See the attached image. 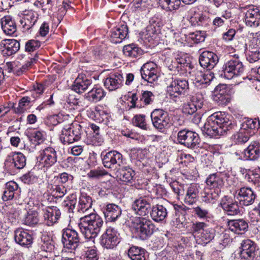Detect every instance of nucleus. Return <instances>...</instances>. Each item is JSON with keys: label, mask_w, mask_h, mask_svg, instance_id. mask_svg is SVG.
Instances as JSON below:
<instances>
[{"label": "nucleus", "mask_w": 260, "mask_h": 260, "mask_svg": "<svg viewBox=\"0 0 260 260\" xmlns=\"http://www.w3.org/2000/svg\"><path fill=\"white\" fill-rule=\"evenodd\" d=\"M234 125L232 121L224 116L221 112L210 115L202 128L203 133L211 137L222 136L232 129Z\"/></svg>", "instance_id": "nucleus-1"}, {"label": "nucleus", "mask_w": 260, "mask_h": 260, "mask_svg": "<svg viewBox=\"0 0 260 260\" xmlns=\"http://www.w3.org/2000/svg\"><path fill=\"white\" fill-rule=\"evenodd\" d=\"M104 224L102 217L95 213L85 214L81 217L78 223L80 232L84 237L93 242L98 236Z\"/></svg>", "instance_id": "nucleus-2"}, {"label": "nucleus", "mask_w": 260, "mask_h": 260, "mask_svg": "<svg viewBox=\"0 0 260 260\" xmlns=\"http://www.w3.org/2000/svg\"><path fill=\"white\" fill-rule=\"evenodd\" d=\"M177 62L180 64V68L188 72L190 79L193 81L195 85L202 88L206 87L214 78V74L210 72L204 73L197 69H193L189 63L186 62L183 58L177 59Z\"/></svg>", "instance_id": "nucleus-3"}, {"label": "nucleus", "mask_w": 260, "mask_h": 260, "mask_svg": "<svg viewBox=\"0 0 260 260\" xmlns=\"http://www.w3.org/2000/svg\"><path fill=\"white\" fill-rule=\"evenodd\" d=\"M189 90L188 80L180 78L173 79L167 88L168 95L175 102L180 101V98L188 93Z\"/></svg>", "instance_id": "nucleus-4"}, {"label": "nucleus", "mask_w": 260, "mask_h": 260, "mask_svg": "<svg viewBox=\"0 0 260 260\" xmlns=\"http://www.w3.org/2000/svg\"><path fill=\"white\" fill-rule=\"evenodd\" d=\"M177 141L180 145L190 149L199 148L201 143L199 134L187 128L178 132Z\"/></svg>", "instance_id": "nucleus-5"}, {"label": "nucleus", "mask_w": 260, "mask_h": 260, "mask_svg": "<svg viewBox=\"0 0 260 260\" xmlns=\"http://www.w3.org/2000/svg\"><path fill=\"white\" fill-rule=\"evenodd\" d=\"M150 117L153 126L159 131L167 129L172 125L169 113L162 109L153 110Z\"/></svg>", "instance_id": "nucleus-6"}, {"label": "nucleus", "mask_w": 260, "mask_h": 260, "mask_svg": "<svg viewBox=\"0 0 260 260\" xmlns=\"http://www.w3.org/2000/svg\"><path fill=\"white\" fill-rule=\"evenodd\" d=\"M82 134L81 125L75 123L71 127L63 128L59 138L63 144H69L80 140Z\"/></svg>", "instance_id": "nucleus-7"}, {"label": "nucleus", "mask_w": 260, "mask_h": 260, "mask_svg": "<svg viewBox=\"0 0 260 260\" xmlns=\"http://www.w3.org/2000/svg\"><path fill=\"white\" fill-rule=\"evenodd\" d=\"M244 16L246 25L251 27H256L260 23V10L254 5H247L241 8Z\"/></svg>", "instance_id": "nucleus-8"}, {"label": "nucleus", "mask_w": 260, "mask_h": 260, "mask_svg": "<svg viewBox=\"0 0 260 260\" xmlns=\"http://www.w3.org/2000/svg\"><path fill=\"white\" fill-rule=\"evenodd\" d=\"M244 71V66L238 58H233L225 63L223 67V75L228 79L240 76Z\"/></svg>", "instance_id": "nucleus-9"}, {"label": "nucleus", "mask_w": 260, "mask_h": 260, "mask_svg": "<svg viewBox=\"0 0 260 260\" xmlns=\"http://www.w3.org/2000/svg\"><path fill=\"white\" fill-rule=\"evenodd\" d=\"M119 234L113 227H109L101 236V245L105 248L112 249L117 246L120 242Z\"/></svg>", "instance_id": "nucleus-10"}, {"label": "nucleus", "mask_w": 260, "mask_h": 260, "mask_svg": "<svg viewBox=\"0 0 260 260\" xmlns=\"http://www.w3.org/2000/svg\"><path fill=\"white\" fill-rule=\"evenodd\" d=\"M135 230L141 239L146 240L154 232L155 225L149 219L139 218L137 219Z\"/></svg>", "instance_id": "nucleus-11"}, {"label": "nucleus", "mask_w": 260, "mask_h": 260, "mask_svg": "<svg viewBox=\"0 0 260 260\" xmlns=\"http://www.w3.org/2000/svg\"><path fill=\"white\" fill-rule=\"evenodd\" d=\"M37 160L42 165V167L49 168L57 162L56 151L54 148L48 147L39 152Z\"/></svg>", "instance_id": "nucleus-12"}, {"label": "nucleus", "mask_w": 260, "mask_h": 260, "mask_svg": "<svg viewBox=\"0 0 260 260\" xmlns=\"http://www.w3.org/2000/svg\"><path fill=\"white\" fill-rule=\"evenodd\" d=\"M235 198L240 206H248L254 203L256 194L251 188L243 187L236 190Z\"/></svg>", "instance_id": "nucleus-13"}, {"label": "nucleus", "mask_w": 260, "mask_h": 260, "mask_svg": "<svg viewBox=\"0 0 260 260\" xmlns=\"http://www.w3.org/2000/svg\"><path fill=\"white\" fill-rule=\"evenodd\" d=\"M62 241L64 247L69 249L75 250L78 246L80 237L76 231L66 229L62 230Z\"/></svg>", "instance_id": "nucleus-14"}, {"label": "nucleus", "mask_w": 260, "mask_h": 260, "mask_svg": "<svg viewBox=\"0 0 260 260\" xmlns=\"http://www.w3.org/2000/svg\"><path fill=\"white\" fill-rule=\"evenodd\" d=\"M43 223L48 226H52L57 222L60 217L61 212L56 206H47L42 209Z\"/></svg>", "instance_id": "nucleus-15"}, {"label": "nucleus", "mask_w": 260, "mask_h": 260, "mask_svg": "<svg viewBox=\"0 0 260 260\" xmlns=\"http://www.w3.org/2000/svg\"><path fill=\"white\" fill-rule=\"evenodd\" d=\"M101 157L104 166L108 169L114 168L116 165L119 166L122 161V155L115 150L102 152Z\"/></svg>", "instance_id": "nucleus-16"}, {"label": "nucleus", "mask_w": 260, "mask_h": 260, "mask_svg": "<svg viewBox=\"0 0 260 260\" xmlns=\"http://www.w3.org/2000/svg\"><path fill=\"white\" fill-rule=\"evenodd\" d=\"M151 199L145 197H141L136 199L132 204V209L135 213L144 216L150 212Z\"/></svg>", "instance_id": "nucleus-17"}, {"label": "nucleus", "mask_w": 260, "mask_h": 260, "mask_svg": "<svg viewBox=\"0 0 260 260\" xmlns=\"http://www.w3.org/2000/svg\"><path fill=\"white\" fill-rule=\"evenodd\" d=\"M240 256L242 260H253L256 255V244L249 239L242 241Z\"/></svg>", "instance_id": "nucleus-18"}, {"label": "nucleus", "mask_w": 260, "mask_h": 260, "mask_svg": "<svg viewBox=\"0 0 260 260\" xmlns=\"http://www.w3.org/2000/svg\"><path fill=\"white\" fill-rule=\"evenodd\" d=\"M40 41L36 40L31 39L27 41L25 45V51L27 52H34L31 57H29V59L26 61L25 64L22 66V69L25 70L30 67L34 63L36 62L38 60V56L35 52L41 46Z\"/></svg>", "instance_id": "nucleus-19"}, {"label": "nucleus", "mask_w": 260, "mask_h": 260, "mask_svg": "<svg viewBox=\"0 0 260 260\" xmlns=\"http://www.w3.org/2000/svg\"><path fill=\"white\" fill-rule=\"evenodd\" d=\"M20 49V43L15 39H4L0 43V49L4 56H10Z\"/></svg>", "instance_id": "nucleus-20"}, {"label": "nucleus", "mask_w": 260, "mask_h": 260, "mask_svg": "<svg viewBox=\"0 0 260 260\" xmlns=\"http://www.w3.org/2000/svg\"><path fill=\"white\" fill-rule=\"evenodd\" d=\"M238 201L232 198L224 196L220 202V206L223 211L229 215H236L240 213Z\"/></svg>", "instance_id": "nucleus-21"}, {"label": "nucleus", "mask_w": 260, "mask_h": 260, "mask_svg": "<svg viewBox=\"0 0 260 260\" xmlns=\"http://www.w3.org/2000/svg\"><path fill=\"white\" fill-rule=\"evenodd\" d=\"M218 56L213 52L205 51L199 57L200 65L208 70L213 69L218 62Z\"/></svg>", "instance_id": "nucleus-22"}, {"label": "nucleus", "mask_w": 260, "mask_h": 260, "mask_svg": "<svg viewBox=\"0 0 260 260\" xmlns=\"http://www.w3.org/2000/svg\"><path fill=\"white\" fill-rule=\"evenodd\" d=\"M110 40L114 44L121 43L128 34V28L126 24H122L111 30Z\"/></svg>", "instance_id": "nucleus-23"}, {"label": "nucleus", "mask_w": 260, "mask_h": 260, "mask_svg": "<svg viewBox=\"0 0 260 260\" xmlns=\"http://www.w3.org/2000/svg\"><path fill=\"white\" fill-rule=\"evenodd\" d=\"M123 81L122 74L119 73H111L105 79L104 86L109 91H113L120 88Z\"/></svg>", "instance_id": "nucleus-24"}, {"label": "nucleus", "mask_w": 260, "mask_h": 260, "mask_svg": "<svg viewBox=\"0 0 260 260\" xmlns=\"http://www.w3.org/2000/svg\"><path fill=\"white\" fill-rule=\"evenodd\" d=\"M229 89L226 84H219L214 91V100L219 105H223L229 102Z\"/></svg>", "instance_id": "nucleus-25"}, {"label": "nucleus", "mask_w": 260, "mask_h": 260, "mask_svg": "<svg viewBox=\"0 0 260 260\" xmlns=\"http://www.w3.org/2000/svg\"><path fill=\"white\" fill-rule=\"evenodd\" d=\"M227 225L231 231L237 234L245 233L248 228V222L243 219L229 220Z\"/></svg>", "instance_id": "nucleus-26"}, {"label": "nucleus", "mask_w": 260, "mask_h": 260, "mask_svg": "<svg viewBox=\"0 0 260 260\" xmlns=\"http://www.w3.org/2000/svg\"><path fill=\"white\" fill-rule=\"evenodd\" d=\"M92 81L84 75H79L72 86V89L78 93H81L91 85Z\"/></svg>", "instance_id": "nucleus-27"}, {"label": "nucleus", "mask_w": 260, "mask_h": 260, "mask_svg": "<svg viewBox=\"0 0 260 260\" xmlns=\"http://www.w3.org/2000/svg\"><path fill=\"white\" fill-rule=\"evenodd\" d=\"M14 238L16 242L23 246L28 247L32 243L31 235L22 229H18L15 231Z\"/></svg>", "instance_id": "nucleus-28"}, {"label": "nucleus", "mask_w": 260, "mask_h": 260, "mask_svg": "<svg viewBox=\"0 0 260 260\" xmlns=\"http://www.w3.org/2000/svg\"><path fill=\"white\" fill-rule=\"evenodd\" d=\"M200 189V185L197 184H189L186 189L184 202L188 205H192L195 203L198 199Z\"/></svg>", "instance_id": "nucleus-29"}, {"label": "nucleus", "mask_w": 260, "mask_h": 260, "mask_svg": "<svg viewBox=\"0 0 260 260\" xmlns=\"http://www.w3.org/2000/svg\"><path fill=\"white\" fill-rule=\"evenodd\" d=\"M120 207L115 204H108L104 211L105 216L108 221H115L121 214Z\"/></svg>", "instance_id": "nucleus-30"}, {"label": "nucleus", "mask_w": 260, "mask_h": 260, "mask_svg": "<svg viewBox=\"0 0 260 260\" xmlns=\"http://www.w3.org/2000/svg\"><path fill=\"white\" fill-rule=\"evenodd\" d=\"M241 128L251 136L260 133V122L258 119H247L243 122Z\"/></svg>", "instance_id": "nucleus-31"}, {"label": "nucleus", "mask_w": 260, "mask_h": 260, "mask_svg": "<svg viewBox=\"0 0 260 260\" xmlns=\"http://www.w3.org/2000/svg\"><path fill=\"white\" fill-rule=\"evenodd\" d=\"M38 19L36 13L32 11H25L20 20L22 27L26 30H28L35 25Z\"/></svg>", "instance_id": "nucleus-32"}, {"label": "nucleus", "mask_w": 260, "mask_h": 260, "mask_svg": "<svg viewBox=\"0 0 260 260\" xmlns=\"http://www.w3.org/2000/svg\"><path fill=\"white\" fill-rule=\"evenodd\" d=\"M92 199L89 196L81 193L79 198V203L77 208L78 212L88 214V211L91 208Z\"/></svg>", "instance_id": "nucleus-33"}, {"label": "nucleus", "mask_w": 260, "mask_h": 260, "mask_svg": "<svg viewBox=\"0 0 260 260\" xmlns=\"http://www.w3.org/2000/svg\"><path fill=\"white\" fill-rule=\"evenodd\" d=\"M1 26L4 32L7 35H13L17 30L16 24L10 16H5L2 18Z\"/></svg>", "instance_id": "nucleus-34"}, {"label": "nucleus", "mask_w": 260, "mask_h": 260, "mask_svg": "<svg viewBox=\"0 0 260 260\" xmlns=\"http://www.w3.org/2000/svg\"><path fill=\"white\" fill-rule=\"evenodd\" d=\"M106 94V92L102 88L95 86L85 94L84 98L89 102L96 103L105 97Z\"/></svg>", "instance_id": "nucleus-35"}, {"label": "nucleus", "mask_w": 260, "mask_h": 260, "mask_svg": "<svg viewBox=\"0 0 260 260\" xmlns=\"http://www.w3.org/2000/svg\"><path fill=\"white\" fill-rule=\"evenodd\" d=\"M220 190L218 188H205L202 193V199L203 202L213 204L219 198Z\"/></svg>", "instance_id": "nucleus-36"}, {"label": "nucleus", "mask_w": 260, "mask_h": 260, "mask_svg": "<svg viewBox=\"0 0 260 260\" xmlns=\"http://www.w3.org/2000/svg\"><path fill=\"white\" fill-rule=\"evenodd\" d=\"M150 213L152 219L156 222L162 221L167 215V209L158 204L152 207Z\"/></svg>", "instance_id": "nucleus-37"}, {"label": "nucleus", "mask_w": 260, "mask_h": 260, "mask_svg": "<svg viewBox=\"0 0 260 260\" xmlns=\"http://www.w3.org/2000/svg\"><path fill=\"white\" fill-rule=\"evenodd\" d=\"M128 256L132 260H146V251L141 247L132 246L128 250Z\"/></svg>", "instance_id": "nucleus-38"}, {"label": "nucleus", "mask_w": 260, "mask_h": 260, "mask_svg": "<svg viewBox=\"0 0 260 260\" xmlns=\"http://www.w3.org/2000/svg\"><path fill=\"white\" fill-rule=\"evenodd\" d=\"M18 188V184L14 181H10L5 184V187L3 191L2 198L3 201H7L12 200L15 191Z\"/></svg>", "instance_id": "nucleus-39"}, {"label": "nucleus", "mask_w": 260, "mask_h": 260, "mask_svg": "<svg viewBox=\"0 0 260 260\" xmlns=\"http://www.w3.org/2000/svg\"><path fill=\"white\" fill-rule=\"evenodd\" d=\"M123 52L126 56L135 58L141 55L143 51L137 45L131 44L123 47Z\"/></svg>", "instance_id": "nucleus-40"}, {"label": "nucleus", "mask_w": 260, "mask_h": 260, "mask_svg": "<svg viewBox=\"0 0 260 260\" xmlns=\"http://www.w3.org/2000/svg\"><path fill=\"white\" fill-rule=\"evenodd\" d=\"M259 147L256 144H250L244 150V158L245 160H254L259 156Z\"/></svg>", "instance_id": "nucleus-41"}, {"label": "nucleus", "mask_w": 260, "mask_h": 260, "mask_svg": "<svg viewBox=\"0 0 260 260\" xmlns=\"http://www.w3.org/2000/svg\"><path fill=\"white\" fill-rule=\"evenodd\" d=\"M135 175V171L127 167L122 168L117 175L120 180L125 183L131 182Z\"/></svg>", "instance_id": "nucleus-42"}, {"label": "nucleus", "mask_w": 260, "mask_h": 260, "mask_svg": "<svg viewBox=\"0 0 260 260\" xmlns=\"http://www.w3.org/2000/svg\"><path fill=\"white\" fill-rule=\"evenodd\" d=\"M219 173H216L211 174L206 180V183L208 186L212 189L218 188L223 184V180Z\"/></svg>", "instance_id": "nucleus-43"}, {"label": "nucleus", "mask_w": 260, "mask_h": 260, "mask_svg": "<svg viewBox=\"0 0 260 260\" xmlns=\"http://www.w3.org/2000/svg\"><path fill=\"white\" fill-rule=\"evenodd\" d=\"M11 157L12 159L10 161L16 169H21L25 166L26 158L23 153L21 152L13 153Z\"/></svg>", "instance_id": "nucleus-44"}, {"label": "nucleus", "mask_w": 260, "mask_h": 260, "mask_svg": "<svg viewBox=\"0 0 260 260\" xmlns=\"http://www.w3.org/2000/svg\"><path fill=\"white\" fill-rule=\"evenodd\" d=\"M34 100L28 96L23 97L19 101L18 107L15 109V112L19 114L24 113L30 107L31 102Z\"/></svg>", "instance_id": "nucleus-45"}, {"label": "nucleus", "mask_w": 260, "mask_h": 260, "mask_svg": "<svg viewBox=\"0 0 260 260\" xmlns=\"http://www.w3.org/2000/svg\"><path fill=\"white\" fill-rule=\"evenodd\" d=\"M215 233L214 230L208 228H206L202 232L197 236L199 237L201 241L199 243H201L202 244H206L209 243L214 237Z\"/></svg>", "instance_id": "nucleus-46"}, {"label": "nucleus", "mask_w": 260, "mask_h": 260, "mask_svg": "<svg viewBox=\"0 0 260 260\" xmlns=\"http://www.w3.org/2000/svg\"><path fill=\"white\" fill-rule=\"evenodd\" d=\"M50 189L53 196L56 198H62L67 193V188L65 185L60 184L55 182L53 184H51Z\"/></svg>", "instance_id": "nucleus-47"}, {"label": "nucleus", "mask_w": 260, "mask_h": 260, "mask_svg": "<svg viewBox=\"0 0 260 260\" xmlns=\"http://www.w3.org/2000/svg\"><path fill=\"white\" fill-rule=\"evenodd\" d=\"M39 245L42 251L48 252H55L54 242L47 237L45 236L43 238L42 237Z\"/></svg>", "instance_id": "nucleus-48"}, {"label": "nucleus", "mask_w": 260, "mask_h": 260, "mask_svg": "<svg viewBox=\"0 0 260 260\" xmlns=\"http://www.w3.org/2000/svg\"><path fill=\"white\" fill-rule=\"evenodd\" d=\"M77 196L76 193H72L69 194L64 200L63 206L68 208L69 212H74L77 204Z\"/></svg>", "instance_id": "nucleus-49"}, {"label": "nucleus", "mask_w": 260, "mask_h": 260, "mask_svg": "<svg viewBox=\"0 0 260 260\" xmlns=\"http://www.w3.org/2000/svg\"><path fill=\"white\" fill-rule=\"evenodd\" d=\"M38 213L35 211H29L27 212L24 219V223L29 226H34L39 222Z\"/></svg>", "instance_id": "nucleus-50"}, {"label": "nucleus", "mask_w": 260, "mask_h": 260, "mask_svg": "<svg viewBox=\"0 0 260 260\" xmlns=\"http://www.w3.org/2000/svg\"><path fill=\"white\" fill-rule=\"evenodd\" d=\"M142 78L149 83H153L158 78L157 75V70H140Z\"/></svg>", "instance_id": "nucleus-51"}, {"label": "nucleus", "mask_w": 260, "mask_h": 260, "mask_svg": "<svg viewBox=\"0 0 260 260\" xmlns=\"http://www.w3.org/2000/svg\"><path fill=\"white\" fill-rule=\"evenodd\" d=\"M181 0H159V3L164 9H168L170 11L179 9Z\"/></svg>", "instance_id": "nucleus-52"}, {"label": "nucleus", "mask_w": 260, "mask_h": 260, "mask_svg": "<svg viewBox=\"0 0 260 260\" xmlns=\"http://www.w3.org/2000/svg\"><path fill=\"white\" fill-rule=\"evenodd\" d=\"M250 136L245 130L241 128L240 131L233 136V139L236 144H243L248 141Z\"/></svg>", "instance_id": "nucleus-53"}, {"label": "nucleus", "mask_w": 260, "mask_h": 260, "mask_svg": "<svg viewBox=\"0 0 260 260\" xmlns=\"http://www.w3.org/2000/svg\"><path fill=\"white\" fill-rule=\"evenodd\" d=\"M240 173L245 176V178L249 182H253L256 183L258 181L259 175L257 174H254L252 171L247 170L245 168H241L240 170Z\"/></svg>", "instance_id": "nucleus-54"}, {"label": "nucleus", "mask_w": 260, "mask_h": 260, "mask_svg": "<svg viewBox=\"0 0 260 260\" xmlns=\"http://www.w3.org/2000/svg\"><path fill=\"white\" fill-rule=\"evenodd\" d=\"M133 123L136 126H138L143 129H147V125L144 115H136L133 119Z\"/></svg>", "instance_id": "nucleus-55"}, {"label": "nucleus", "mask_w": 260, "mask_h": 260, "mask_svg": "<svg viewBox=\"0 0 260 260\" xmlns=\"http://www.w3.org/2000/svg\"><path fill=\"white\" fill-rule=\"evenodd\" d=\"M54 182L60 184L65 185V184L69 181L72 182L74 179V177L67 173L63 172L58 176H56L54 178Z\"/></svg>", "instance_id": "nucleus-56"}, {"label": "nucleus", "mask_w": 260, "mask_h": 260, "mask_svg": "<svg viewBox=\"0 0 260 260\" xmlns=\"http://www.w3.org/2000/svg\"><path fill=\"white\" fill-rule=\"evenodd\" d=\"M208 225L203 222H193L191 226V231L196 236L200 234L205 229L207 228Z\"/></svg>", "instance_id": "nucleus-57"}, {"label": "nucleus", "mask_w": 260, "mask_h": 260, "mask_svg": "<svg viewBox=\"0 0 260 260\" xmlns=\"http://www.w3.org/2000/svg\"><path fill=\"white\" fill-rule=\"evenodd\" d=\"M170 186L177 197L184 196L183 185L180 184L178 181H174L170 184Z\"/></svg>", "instance_id": "nucleus-58"}, {"label": "nucleus", "mask_w": 260, "mask_h": 260, "mask_svg": "<svg viewBox=\"0 0 260 260\" xmlns=\"http://www.w3.org/2000/svg\"><path fill=\"white\" fill-rule=\"evenodd\" d=\"M197 110L194 104L190 102V101L184 103L182 108V112L187 115H193L196 112Z\"/></svg>", "instance_id": "nucleus-59"}, {"label": "nucleus", "mask_w": 260, "mask_h": 260, "mask_svg": "<svg viewBox=\"0 0 260 260\" xmlns=\"http://www.w3.org/2000/svg\"><path fill=\"white\" fill-rule=\"evenodd\" d=\"M31 137L34 141L40 144L42 143L46 138V133L42 131L37 130L31 133Z\"/></svg>", "instance_id": "nucleus-60"}, {"label": "nucleus", "mask_w": 260, "mask_h": 260, "mask_svg": "<svg viewBox=\"0 0 260 260\" xmlns=\"http://www.w3.org/2000/svg\"><path fill=\"white\" fill-rule=\"evenodd\" d=\"M90 127L91 129L93 131L94 134L95 136L98 137L94 138L93 137L91 141L90 144L93 145H100L101 142H102L101 139L99 137L100 133V127L94 124H91L90 125Z\"/></svg>", "instance_id": "nucleus-61"}, {"label": "nucleus", "mask_w": 260, "mask_h": 260, "mask_svg": "<svg viewBox=\"0 0 260 260\" xmlns=\"http://www.w3.org/2000/svg\"><path fill=\"white\" fill-rule=\"evenodd\" d=\"M154 94L149 91H144L140 97V101L144 102L145 105H150L153 101Z\"/></svg>", "instance_id": "nucleus-62"}, {"label": "nucleus", "mask_w": 260, "mask_h": 260, "mask_svg": "<svg viewBox=\"0 0 260 260\" xmlns=\"http://www.w3.org/2000/svg\"><path fill=\"white\" fill-rule=\"evenodd\" d=\"M188 39L193 41L194 43L197 44L203 42L205 40L204 32L202 31H196V32L190 34L188 36Z\"/></svg>", "instance_id": "nucleus-63"}, {"label": "nucleus", "mask_w": 260, "mask_h": 260, "mask_svg": "<svg viewBox=\"0 0 260 260\" xmlns=\"http://www.w3.org/2000/svg\"><path fill=\"white\" fill-rule=\"evenodd\" d=\"M194 213L200 218H207L209 217V210L201 206H198L194 208Z\"/></svg>", "instance_id": "nucleus-64"}]
</instances>
